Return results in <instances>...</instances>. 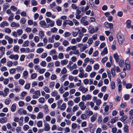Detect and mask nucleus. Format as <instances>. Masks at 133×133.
<instances>
[{
    "instance_id": "0e129e2a",
    "label": "nucleus",
    "mask_w": 133,
    "mask_h": 133,
    "mask_svg": "<svg viewBox=\"0 0 133 133\" xmlns=\"http://www.w3.org/2000/svg\"><path fill=\"white\" fill-rule=\"evenodd\" d=\"M39 59L38 58H37L34 59L33 62L34 63L37 64L39 63Z\"/></svg>"
},
{
    "instance_id": "ddd939ff",
    "label": "nucleus",
    "mask_w": 133,
    "mask_h": 133,
    "mask_svg": "<svg viewBox=\"0 0 133 133\" xmlns=\"http://www.w3.org/2000/svg\"><path fill=\"white\" fill-rule=\"evenodd\" d=\"M11 26L12 27L18 28L19 27L20 25L18 23H16L15 22H13L11 23Z\"/></svg>"
},
{
    "instance_id": "f704fd0d",
    "label": "nucleus",
    "mask_w": 133,
    "mask_h": 133,
    "mask_svg": "<svg viewBox=\"0 0 133 133\" xmlns=\"http://www.w3.org/2000/svg\"><path fill=\"white\" fill-rule=\"evenodd\" d=\"M126 76V73L125 72H122L120 74V76L122 78L125 77Z\"/></svg>"
},
{
    "instance_id": "e433bc0d",
    "label": "nucleus",
    "mask_w": 133,
    "mask_h": 133,
    "mask_svg": "<svg viewBox=\"0 0 133 133\" xmlns=\"http://www.w3.org/2000/svg\"><path fill=\"white\" fill-rule=\"evenodd\" d=\"M25 82L24 80L23 79H20L19 80V84L22 86L24 85Z\"/></svg>"
},
{
    "instance_id": "69168bd1",
    "label": "nucleus",
    "mask_w": 133,
    "mask_h": 133,
    "mask_svg": "<svg viewBox=\"0 0 133 133\" xmlns=\"http://www.w3.org/2000/svg\"><path fill=\"white\" fill-rule=\"evenodd\" d=\"M19 49V47L18 46L16 45L14 47V51L17 52Z\"/></svg>"
},
{
    "instance_id": "8fccbe9b",
    "label": "nucleus",
    "mask_w": 133,
    "mask_h": 133,
    "mask_svg": "<svg viewBox=\"0 0 133 133\" xmlns=\"http://www.w3.org/2000/svg\"><path fill=\"white\" fill-rule=\"evenodd\" d=\"M45 101V99L43 97H41L38 99L39 102L42 103H44Z\"/></svg>"
},
{
    "instance_id": "cd10ccee",
    "label": "nucleus",
    "mask_w": 133,
    "mask_h": 133,
    "mask_svg": "<svg viewBox=\"0 0 133 133\" xmlns=\"http://www.w3.org/2000/svg\"><path fill=\"white\" fill-rule=\"evenodd\" d=\"M39 36L41 39H42L44 36V34L42 31H40L39 33Z\"/></svg>"
},
{
    "instance_id": "13d9d810",
    "label": "nucleus",
    "mask_w": 133,
    "mask_h": 133,
    "mask_svg": "<svg viewBox=\"0 0 133 133\" xmlns=\"http://www.w3.org/2000/svg\"><path fill=\"white\" fill-rule=\"evenodd\" d=\"M17 35L19 36H20L23 33V30L21 29H18L17 31Z\"/></svg>"
},
{
    "instance_id": "20e7f679",
    "label": "nucleus",
    "mask_w": 133,
    "mask_h": 133,
    "mask_svg": "<svg viewBox=\"0 0 133 133\" xmlns=\"http://www.w3.org/2000/svg\"><path fill=\"white\" fill-rule=\"evenodd\" d=\"M46 21L47 23H49V24H47V25H49V26H50L51 27H52L54 26L55 22L54 21L51 20L49 18H47L46 19Z\"/></svg>"
},
{
    "instance_id": "37998d69",
    "label": "nucleus",
    "mask_w": 133,
    "mask_h": 133,
    "mask_svg": "<svg viewBox=\"0 0 133 133\" xmlns=\"http://www.w3.org/2000/svg\"><path fill=\"white\" fill-rule=\"evenodd\" d=\"M43 89L46 92L49 93L50 91V89L48 87L44 86L43 87Z\"/></svg>"
},
{
    "instance_id": "e2e57ef3",
    "label": "nucleus",
    "mask_w": 133,
    "mask_h": 133,
    "mask_svg": "<svg viewBox=\"0 0 133 133\" xmlns=\"http://www.w3.org/2000/svg\"><path fill=\"white\" fill-rule=\"evenodd\" d=\"M96 75V73L95 72H93L90 73V76L91 78L94 77Z\"/></svg>"
},
{
    "instance_id": "6ab92c4d",
    "label": "nucleus",
    "mask_w": 133,
    "mask_h": 133,
    "mask_svg": "<svg viewBox=\"0 0 133 133\" xmlns=\"http://www.w3.org/2000/svg\"><path fill=\"white\" fill-rule=\"evenodd\" d=\"M118 120V117H116L114 118H112L111 119L110 121V122L111 123L113 124L117 121Z\"/></svg>"
},
{
    "instance_id": "6e6d98bb",
    "label": "nucleus",
    "mask_w": 133,
    "mask_h": 133,
    "mask_svg": "<svg viewBox=\"0 0 133 133\" xmlns=\"http://www.w3.org/2000/svg\"><path fill=\"white\" fill-rule=\"evenodd\" d=\"M37 126L40 127L42 126V121H39L38 122L37 124Z\"/></svg>"
},
{
    "instance_id": "79ce46f5",
    "label": "nucleus",
    "mask_w": 133,
    "mask_h": 133,
    "mask_svg": "<svg viewBox=\"0 0 133 133\" xmlns=\"http://www.w3.org/2000/svg\"><path fill=\"white\" fill-rule=\"evenodd\" d=\"M10 9L14 11H16L17 10V8L15 6L12 5L11 6L10 8Z\"/></svg>"
},
{
    "instance_id": "5fc2aeb1",
    "label": "nucleus",
    "mask_w": 133,
    "mask_h": 133,
    "mask_svg": "<svg viewBox=\"0 0 133 133\" xmlns=\"http://www.w3.org/2000/svg\"><path fill=\"white\" fill-rule=\"evenodd\" d=\"M46 71V69H40L38 71V72L40 74H43Z\"/></svg>"
},
{
    "instance_id": "5701e85b",
    "label": "nucleus",
    "mask_w": 133,
    "mask_h": 133,
    "mask_svg": "<svg viewBox=\"0 0 133 133\" xmlns=\"http://www.w3.org/2000/svg\"><path fill=\"white\" fill-rule=\"evenodd\" d=\"M4 93L3 94V96L4 97H5L7 95V94L8 92L9 91V89L8 88H6L4 90Z\"/></svg>"
},
{
    "instance_id": "a18cd8bd",
    "label": "nucleus",
    "mask_w": 133,
    "mask_h": 133,
    "mask_svg": "<svg viewBox=\"0 0 133 133\" xmlns=\"http://www.w3.org/2000/svg\"><path fill=\"white\" fill-rule=\"evenodd\" d=\"M34 39L36 43L38 42L39 40V39L38 36H35L34 38Z\"/></svg>"
},
{
    "instance_id": "412c9836",
    "label": "nucleus",
    "mask_w": 133,
    "mask_h": 133,
    "mask_svg": "<svg viewBox=\"0 0 133 133\" xmlns=\"http://www.w3.org/2000/svg\"><path fill=\"white\" fill-rule=\"evenodd\" d=\"M108 53L107 49V48H104L103 51H102L101 53V55L103 56Z\"/></svg>"
},
{
    "instance_id": "052dcab7",
    "label": "nucleus",
    "mask_w": 133,
    "mask_h": 133,
    "mask_svg": "<svg viewBox=\"0 0 133 133\" xmlns=\"http://www.w3.org/2000/svg\"><path fill=\"white\" fill-rule=\"evenodd\" d=\"M124 63L123 60L121 59L119 62V65L121 67H122L123 66V64H124Z\"/></svg>"
},
{
    "instance_id": "473e14b6",
    "label": "nucleus",
    "mask_w": 133,
    "mask_h": 133,
    "mask_svg": "<svg viewBox=\"0 0 133 133\" xmlns=\"http://www.w3.org/2000/svg\"><path fill=\"white\" fill-rule=\"evenodd\" d=\"M16 109V105L14 104H13L11 108V111L14 112L15 111Z\"/></svg>"
},
{
    "instance_id": "bb28decb",
    "label": "nucleus",
    "mask_w": 133,
    "mask_h": 133,
    "mask_svg": "<svg viewBox=\"0 0 133 133\" xmlns=\"http://www.w3.org/2000/svg\"><path fill=\"white\" fill-rule=\"evenodd\" d=\"M87 48V47L86 45H83V46L80 48V51L81 52H82Z\"/></svg>"
},
{
    "instance_id": "49530a36",
    "label": "nucleus",
    "mask_w": 133,
    "mask_h": 133,
    "mask_svg": "<svg viewBox=\"0 0 133 133\" xmlns=\"http://www.w3.org/2000/svg\"><path fill=\"white\" fill-rule=\"evenodd\" d=\"M71 35V33L69 32H66L63 35L65 37H69Z\"/></svg>"
},
{
    "instance_id": "9b49d317",
    "label": "nucleus",
    "mask_w": 133,
    "mask_h": 133,
    "mask_svg": "<svg viewBox=\"0 0 133 133\" xmlns=\"http://www.w3.org/2000/svg\"><path fill=\"white\" fill-rule=\"evenodd\" d=\"M81 118L82 120H86L89 118L88 115L85 114H82L81 116Z\"/></svg>"
},
{
    "instance_id": "393cba45",
    "label": "nucleus",
    "mask_w": 133,
    "mask_h": 133,
    "mask_svg": "<svg viewBox=\"0 0 133 133\" xmlns=\"http://www.w3.org/2000/svg\"><path fill=\"white\" fill-rule=\"evenodd\" d=\"M29 42V41L28 40L24 41L22 44V46L25 47L28 46Z\"/></svg>"
},
{
    "instance_id": "c03bdc74",
    "label": "nucleus",
    "mask_w": 133,
    "mask_h": 133,
    "mask_svg": "<svg viewBox=\"0 0 133 133\" xmlns=\"http://www.w3.org/2000/svg\"><path fill=\"white\" fill-rule=\"evenodd\" d=\"M128 126L126 125H124V131L126 132H127L129 131V129L128 128Z\"/></svg>"
},
{
    "instance_id": "423d86ee",
    "label": "nucleus",
    "mask_w": 133,
    "mask_h": 133,
    "mask_svg": "<svg viewBox=\"0 0 133 133\" xmlns=\"http://www.w3.org/2000/svg\"><path fill=\"white\" fill-rule=\"evenodd\" d=\"M39 24L41 27L44 28H48L49 27V25H47L44 21H40Z\"/></svg>"
},
{
    "instance_id": "4d7b16f0",
    "label": "nucleus",
    "mask_w": 133,
    "mask_h": 133,
    "mask_svg": "<svg viewBox=\"0 0 133 133\" xmlns=\"http://www.w3.org/2000/svg\"><path fill=\"white\" fill-rule=\"evenodd\" d=\"M30 85L29 83H26L24 86V88L25 89L28 90L30 88Z\"/></svg>"
},
{
    "instance_id": "680f3d73",
    "label": "nucleus",
    "mask_w": 133,
    "mask_h": 133,
    "mask_svg": "<svg viewBox=\"0 0 133 133\" xmlns=\"http://www.w3.org/2000/svg\"><path fill=\"white\" fill-rule=\"evenodd\" d=\"M26 20L25 18H22L21 19L20 22V23L23 24H24L26 22Z\"/></svg>"
},
{
    "instance_id": "f257e3e1",
    "label": "nucleus",
    "mask_w": 133,
    "mask_h": 133,
    "mask_svg": "<svg viewBox=\"0 0 133 133\" xmlns=\"http://www.w3.org/2000/svg\"><path fill=\"white\" fill-rule=\"evenodd\" d=\"M117 38L120 44H122L124 40V37L121 33H119L117 35Z\"/></svg>"
},
{
    "instance_id": "a878e982",
    "label": "nucleus",
    "mask_w": 133,
    "mask_h": 133,
    "mask_svg": "<svg viewBox=\"0 0 133 133\" xmlns=\"http://www.w3.org/2000/svg\"><path fill=\"white\" fill-rule=\"evenodd\" d=\"M131 21L130 20H128L127 21L126 23L127 24V27L128 28H130L131 27Z\"/></svg>"
},
{
    "instance_id": "2f4dec72",
    "label": "nucleus",
    "mask_w": 133,
    "mask_h": 133,
    "mask_svg": "<svg viewBox=\"0 0 133 133\" xmlns=\"http://www.w3.org/2000/svg\"><path fill=\"white\" fill-rule=\"evenodd\" d=\"M69 43L68 41L66 40H64L62 43V44L64 46H67Z\"/></svg>"
},
{
    "instance_id": "58836bf2",
    "label": "nucleus",
    "mask_w": 133,
    "mask_h": 133,
    "mask_svg": "<svg viewBox=\"0 0 133 133\" xmlns=\"http://www.w3.org/2000/svg\"><path fill=\"white\" fill-rule=\"evenodd\" d=\"M66 107V104L65 103H63L62 105L61 108V110H64Z\"/></svg>"
},
{
    "instance_id": "7ed1b4c3",
    "label": "nucleus",
    "mask_w": 133,
    "mask_h": 133,
    "mask_svg": "<svg viewBox=\"0 0 133 133\" xmlns=\"http://www.w3.org/2000/svg\"><path fill=\"white\" fill-rule=\"evenodd\" d=\"M78 106L82 110H84L86 108V106L85 105V103L83 101L80 102L78 104Z\"/></svg>"
},
{
    "instance_id": "a19ab883",
    "label": "nucleus",
    "mask_w": 133,
    "mask_h": 133,
    "mask_svg": "<svg viewBox=\"0 0 133 133\" xmlns=\"http://www.w3.org/2000/svg\"><path fill=\"white\" fill-rule=\"evenodd\" d=\"M129 114L130 115L129 117L130 119L133 118V110H131L129 112Z\"/></svg>"
},
{
    "instance_id": "f3484780",
    "label": "nucleus",
    "mask_w": 133,
    "mask_h": 133,
    "mask_svg": "<svg viewBox=\"0 0 133 133\" xmlns=\"http://www.w3.org/2000/svg\"><path fill=\"white\" fill-rule=\"evenodd\" d=\"M43 117V114L42 112H39L37 116V119L42 118Z\"/></svg>"
},
{
    "instance_id": "864d4df0",
    "label": "nucleus",
    "mask_w": 133,
    "mask_h": 133,
    "mask_svg": "<svg viewBox=\"0 0 133 133\" xmlns=\"http://www.w3.org/2000/svg\"><path fill=\"white\" fill-rule=\"evenodd\" d=\"M4 6L3 7V10H5L6 9L9 7V5L8 3H6L4 5Z\"/></svg>"
},
{
    "instance_id": "4be33fe9",
    "label": "nucleus",
    "mask_w": 133,
    "mask_h": 133,
    "mask_svg": "<svg viewBox=\"0 0 133 133\" xmlns=\"http://www.w3.org/2000/svg\"><path fill=\"white\" fill-rule=\"evenodd\" d=\"M68 60L66 59H65L61 61V63L62 65H66L68 63Z\"/></svg>"
},
{
    "instance_id": "39448f33",
    "label": "nucleus",
    "mask_w": 133,
    "mask_h": 133,
    "mask_svg": "<svg viewBox=\"0 0 133 133\" xmlns=\"http://www.w3.org/2000/svg\"><path fill=\"white\" fill-rule=\"evenodd\" d=\"M79 90L80 91H81L83 93H85L88 91L87 88H85L83 86H81L79 88Z\"/></svg>"
},
{
    "instance_id": "c9c22d12",
    "label": "nucleus",
    "mask_w": 133,
    "mask_h": 133,
    "mask_svg": "<svg viewBox=\"0 0 133 133\" xmlns=\"http://www.w3.org/2000/svg\"><path fill=\"white\" fill-rule=\"evenodd\" d=\"M44 49L42 48H39L37 49L36 52L37 53H41L43 52Z\"/></svg>"
},
{
    "instance_id": "c756f323",
    "label": "nucleus",
    "mask_w": 133,
    "mask_h": 133,
    "mask_svg": "<svg viewBox=\"0 0 133 133\" xmlns=\"http://www.w3.org/2000/svg\"><path fill=\"white\" fill-rule=\"evenodd\" d=\"M23 77L24 79H26L27 78V76L28 75V72L27 71H24L23 73Z\"/></svg>"
},
{
    "instance_id": "f8f14e48",
    "label": "nucleus",
    "mask_w": 133,
    "mask_h": 133,
    "mask_svg": "<svg viewBox=\"0 0 133 133\" xmlns=\"http://www.w3.org/2000/svg\"><path fill=\"white\" fill-rule=\"evenodd\" d=\"M8 119L6 117H2L0 118V123H4L7 122Z\"/></svg>"
},
{
    "instance_id": "774afa93",
    "label": "nucleus",
    "mask_w": 133,
    "mask_h": 133,
    "mask_svg": "<svg viewBox=\"0 0 133 133\" xmlns=\"http://www.w3.org/2000/svg\"><path fill=\"white\" fill-rule=\"evenodd\" d=\"M99 67V66L97 63L95 64L94 66V68L95 70H97L98 69Z\"/></svg>"
},
{
    "instance_id": "7c9ffc66",
    "label": "nucleus",
    "mask_w": 133,
    "mask_h": 133,
    "mask_svg": "<svg viewBox=\"0 0 133 133\" xmlns=\"http://www.w3.org/2000/svg\"><path fill=\"white\" fill-rule=\"evenodd\" d=\"M92 69V67L91 66L88 65L85 69V71L88 72H89L91 71Z\"/></svg>"
},
{
    "instance_id": "338daca9",
    "label": "nucleus",
    "mask_w": 133,
    "mask_h": 133,
    "mask_svg": "<svg viewBox=\"0 0 133 133\" xmlns=\"http://www.w3.org/2000/svg\"><path fill=\"white\" fill-rule=\"evenodd\" d=\"M5 32L8 34H10L11 32V30L8 28H6L5 29Z\"/></svg>"
},
{
    "instance_id": "72a5a7b5",
    "label": "nucleus",
    "mask_w": 133,
    "mask_h": 133,
    "mask_svg": "<svg viewBox=\"0 0 133 133\" xmlns=\"http://www.w3.org/2000/svg\"><path fill=\"white\" fill-rule=\"evenodd\" d=\"M111 73L112 75V76L114 77H115L116 75L115 70L113 68H112L111 69Z\"/></svg>"
},
{
    "instance_id": "b1692460",
    "label": "nucleus",
    "mask_w": 133,
    "mask_h": 133,
    "mask_svg": "<svg viewBox=\"0 0 133 133\" xmlns=\"http://www.w3.org/2000/svg\"><path fill=\"white\" fill-rule=\"evenodd\" d=\"M65 23L69 24L70 26H72L74 24L73 22L70 20H66Z\"/></svg>"
},
{
    "instance_id": "4468645a",
    "label": "nucleus",
    "mask_w": 133,
    "mask_h": 133,
    "mask_svg": "<svg viewBox=\"0 0 133 133\" xmlns=\"http://www.w3.org/2000/svg\"><path fill=\"white\" fill-rule=\"evenodd\" d=\"M9 25V23L6 21H4L1 23L0 26L1 28H4L5 26H8Z\"/></svg>"
},
{
    "instance_id": "dca6fc26",
    "label": "nucleus",
    "mask_w": 133,
    "mask_h": 133,
    "mask_svg": "<svg viewBox=\"0 0 133 133\" xmlns=\"http://www.w3.org/2000/svg\"><path fill=\"white\" fill-rule=\"evenodd\" d=\"M114 57L116 62H118L119 60V56L117 53H116L114 54Z\"/></svg>"
},
{
    "instance_id": "4c0bfd02",
    "label": "nucleus",
    "mask_w": 133,
    "mask_h": 133,
    "mask_svg": "<svg viewBox=\"0 0 133 133\" xmlns=\"http://www.w3.org/2000/svg\"><path fill=\"white\" fill-rule=\"evenodd\" d=\"M74 102L76 103H78L80 101V97H77L73 100Z\"/></svg>"
},
{
    "instance_id": "3c124183",
    "label": "nucleus",
    "mask_w": 133,
    "mask_h": 133,
    "mask_svg": "<svg viewBox=\"0 0 133 133\" xmlns=\"http://www.w3.org/2000/svg\"><path fill=\"white\" fill-rule=\"evenodd\" d=\"M31 4L33 6H36L37 4V3L36 1L34 0H32L31 1Z\"/></svg>"
},
{
    "instance_id": "2eb2a0df",
    "label": "nucleus",
    "mask_w": 133,
    "mask_h": 133,
    "mask_svg": "<svg viewBox=\"0 0 133 133\" xmlns=\"http://www.w3.org/2000/svg\"><path fill=\"white\" fill-rule=\"evenodd\" d=\"M44 109V111L45 113H48L49 112V110L48 109V106L46 105H44L43 107Z\"/></svg>"
},
{
    "instance_id": "9d476101",
    "label": "nucleus",
    "mask_w": 133,
    "mask_h": 133,
    "mask_svg": "<svg viewBox=\"0 0 133 133\" xmlns=\"http://www.w3.org/2000/svg\"><path fill=\"white\" fill-rule=\"evenodd\" d=\"M44 126V128L45 131H48L50 130V127L48 123H45Z\"/></svg>"
},
{
    "instance_id": "09e8293b",
    "label": "nucleus",
    "mask_w": 133,
    "mask_h": 133,
    "mask_svg": "<svg viewBox=\"0 0 133 133\" xmlns=\"http://www.w3.org/2000/svg\"><path fill=\"white\" fill-rule=\"evenodd\" d=\"M73 62L71 61H70L69 64L67 65L66 67L70 69H71V65L73 64Z\"/></svg>"
},
{
    "instance_id": "ea45409f",
    "label": "nucleus",
    "mask_w": 133,
    "mask_h": 133,
    "mask_svg": "<svg viewBox=\"0 0 133 133\" xmlns=\"http://www.w3.org/2000/svg\"><path fill=\"white\" fill-rule=\"evenodd\" d=\"M37 76V74L35 73H34L31 75L30 78L32 79H34L36 78Z\"/></svg>"
},
{
    "instance_id": "bf43d9fd",
    "label": "nucleus",
    "mask_w": 133,
    "mask_h": 133,
    "mask_svg": "<svg viewBox=\"0 0 133 133\" xmlns=\"http://www.w3.org/2000/svg\"><path fill=\"white\" fill-rule=\"evenodd\" d=\"M71 128L73 129H75L77 127V124L75 123H73L71 124Z\"/></svg>"
},
{
    "instance_id": "de8ad7c7",
    "label": "nucleus",
    "mask_w": 133,
    "mask_h": 133,
    "mask_svg": "<svg viewBox=\"0 0 133 133\" xmlns=\"http://www.w3.org/2000/svg\"><path fill=\"white\" fill-rule=\"evenodd\" d=\"M93 42V40L92 38H89L87 42V43L89 45L91 44Z\"/></svg>"
},
{
    "instance_id": "a211bd4d",
    "label": "nucleus",
    "mask_w": 133,
    "mask_h": 133,
    "mask_svg": "<svg viewBox=\"0 0 133 133\" xmlns=\"http://www.w3.org/2000/svg\"><path fill=\"white\" fill-rule=\"evenodd\" d=\"M97 115L96 114H94L90 118L91 121V122H94L97 118Z\"/></svg>"
},
{
    "instance_id": "f03ea898",
    "label": "nucleus",
    "mask_w": 133,
    "mask_h": 133,
    "mask_svg": "<svg viewBox=\"0 0 133 133\" xmlns=\"http://www.w3.org/2000/svg\"><path fill=\"white\" fill-rule=\"evenodd\" d=\"M33 94L32 98L33 99H37L38 98L40 95V92L39 90L35 91Z\"/></svg>"
},
{
    "instance_id": "aec40b11",
    "label": "nucleus",
    "mask_w": 133,
    "mask_h": 133,
    "mask_svg": "<svg viewBox=\"0 0 133 133\" xmlns=\"http://www.w3.org/2000/svg\"><path fill=\"white\" fill-rule=\"evenodd\" d=\"M113 68L117 73L121 72V70L118 66H116L115 65L114 66Z\"/></svg>"
},
{
    "instance_id": "6e6552de",
    "label": "nucleus",
    "mask_w": 133,
    "mask_h": 133,
    "mask_svg": "<svg viewBox=\"0 0 133 133\" xmlns=\"http://www.w3.org/2000/svg\"><path fill=\"white\" fill-rule=\"evenodd\" d=\"M105 26L107 28H109L110 29H112L113 28V24L111 23H109L108 22L104 23Z\"/></svg>"
},
{
    "instance_id": "c85d7f7f",
    "label": "nucleus",
    "mask_w": 133,
    "mask_h": 133,
    "mask_svg": "<svg viewBox=\"0 0 133 133\" xmlns=\"http://www.w3.org/2000/svg\"><path fill=\"white\" fill-rule=\"evenodd\" d=\"M127 116L125 115L122 117L120 118V120L122 122H124L127 118Z\"/></svg>"
},
{
    "instance_id": "603ef678",
    "label": "nucleus",
    "mask_w": 133,
    "mask_h": 133,
    "mask_svg": "<svg viewBox=\"0 0 133 133\" xmlns=\"http://www.w3.org/2000/svg\"><path fill=\"white\" fill-rule=\"evenodd\" d=\"M11 100L10 98H8L5 99V103L6 105H8L11 102Z\"/></svg>"
},
{
    "instance_id": "1a4fd4ad",
    "label": "nucleus",
    "mask_w": 133,
    "mask_h": 133,
    "mask_svg": "<svg viewBox=\"0 0 133 133\" xmlns=\"http://www.w3.org/2000/svg\"><path fill=\"white\" fill-rule=\"evenodd\" d=\"M9 58L12 59H14L15 60H17L19 58V56L18 55L11 54L9 56Z\"/></svg>"
},
{
    "instance_id": "0eeeda50",
    "label": "nucleus",
    "mask_w": 133,
    "mask_h": 133,
    "mask_svg": "<svg viewBox=\"0 0 133 133\" xmlns=\"http://www.w3.org/2000/svg\"><path fill=\"white\" fill-rule=\"evenodd\" d=\"M5 38L8 41V42L9 44H11L13 43V39L8 36H5Z\"/></svg>"
}]
</instances>
